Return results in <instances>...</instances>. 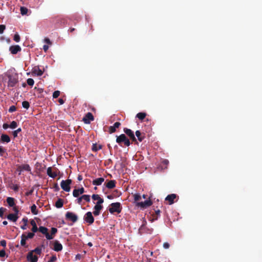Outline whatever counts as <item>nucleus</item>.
Listing matches in <instances>:
<instances>
[{
    "label": "nucleus",
    "instance_id": "nucleus-30",
    "mask_svg": "<svg viewBox=\"0 0 262 262\" xmlns=\"http://www.w3.org/2000/svg\"><path fill=\"white\" fill-rule=\"evenodd\" d=\"M145 113L140 112L137 114L136 117L140 120H143L146 117Z\"/></svg>",
    "mask_w": 262,
    "mask_h": 262
},
{
    "label": "nucleus",
    "instance_id": "nucleus-10",
    "mask_svg": "<svg viewBox=\"0 0 262 262\" xmlns=\"http://www.w3.org/2000/svg\"><path fill=\"white\" fill-rule=\"evenodd\" d=\"M94 120V117L93 114L89 112L86 114L85 116L83 118L82 120L85 124H90L91 121Z\"/></svg>",
    "mask_w": 262,
    "mask_h": 262
},
{
    "label": "nucleus",
    "instance_id": "nucleus-59",
    "mask_svg": "<svg viewBox=\"0 0 262 262\" xmlns=\"http://www.w3.org/2000/svg\"><path fill=\"white\" fill-rule=\"evenodd\" d=\"M13 211H14V212H15V213H14V214H16V215H17V214H18V211H18V208H17V207H16V206H13Z\"/></svg>",
    "mask_w": 262,
    "mask_h": 262
},
{
    "label": "nucleus",
    "instance_id": "nucleus-45",
    "mask_svg": "<svg viewBox=\"0 0 262 262\" xmlns=\"http://www.w3.org/2000/svg\"><path fill=\"white\" fill-rule=\"evenodd\" d=\"M60 94V91H55L53 94V98H57Z\"/></svg>",
    "mask_w": 262,
    "mask_h": 262
},
{
    "label": "nucleus",
    "instance_id": "nucleus-20",
    "mask_svg": "<svg viewBox=\"0 0 262 262\" xmlns=\"http://www.w3.org/2000/svg\"><path fill=\"white\" fill-rule=\"evenodd\" d=\"M136 136L138 138V140L140 142H142L145 138V134L141 133L140 130H137L135 133Z\"/></svg>",
    "mask_w": 262,
    "mask_h": 262
},
{
    "label": "nucleus",
    "instance_id": "nucleus-32",
    "mask_svg": "<svg viewBox=\"0 0 262 262\" xmlns=\"http://www.w3.org/2000/svg\"><path fill=\"white\" fill-rule=\"evenodd\" d=\"M31 211L32 213L34 215H36L38 214V211H37V209H36V206L35 204H33L31 207Z\"/></svg>",
    "mask_w": 262,
    "mask_h": 262
},
{
    "label": "nucleus",
    "instance_id": "nucleus-62",
    "mask_svg": "<svg viewBox=\"0 0 262 262\" xmlns=\"http://www.w3.org/2000/svg\"><path fill=\"white\" fill-rule=\"evenodd\" d=\"M3 127L4 129H6L10 127L9 124H7V123H4L3 125Z\"/></svg>",
    "mask_w": 262,
    "mask_h": 262
},
{
    "label": "nucleus",
    "instance_id": "nucleus-14",
    "mask_svg": "<svg viewBox=\"0 0 262 262\" xmlns=\"http://www.w3.org/2000/svg\"><path fill=\"white\" fill-rule=\"evenodd\" d=\"M17 170L20 171V172H21V171H23V170H26L27 171H31V167H30L29 165L26 164H23V165L18 166V168H17Z\"/></svg>",
    "mask_w": 262,
    "mask_h": 262
},
{
    "label": "nucleus",
    "instance_id": "nucleus-64",
    "mask_svg": "<svg viewBox=\"0 0 262 262\" xmlns=\"http://www.w3.org/2000/svg\"><path fill=\"white\" fill-rule=\"evenodd\" d=\"M18 189H19V186L17 185H15L13 186V189L15 191H17L18 190Z\"/></svg>",
    "mask_w": 262,
    "mask_h": 262
},
{
    "label": "nucleus",
    "instance_id": "nucleus-51",
    "mask_svg": "<svg viewBox=\"0 0 262 262\" xmlns=\"http://www.w3.org/2000/svg\"><path fill=\"white\" fill-rule=\"evenodd\" d=\"M57 258L55 255H53L50 257V260L48 261V262H54L56 260Z\"/></svg>",
    "mask_w": 262,
    "mask_h": 262
},
{
    "label": "nucleus",
    "instance_id": "nucleus-19",
    "mask_svg": "<svg viewBox=\"0 0 262 262\" xmlns=\"http://www.w3.org/2000/svg\"><path fill=\"white\" fill-rule=\"evenodd\" d=\"M104 181L103 178H99L94 180L92 182V184L94 185L99 186Z\"/></svg>",
    "mask_w": 262,
    "mask_h": 262
},
{
    "label": "nucleus",
    "instance_id": "nucleus-58",
    "mask_svg": "<svg viewBox=\"0 0 262 262\" xmlns=\"http://www.w3.org/2000/svg\"><path fill=\"white\" fill-rule=\"evenodd\" d=\"M169 247H170V245L168 243H167V242L164 243V244H163L164 248L168 249L169 248Z\"/></svg>",
    "mask_w": 262,
    "mask_h": 262
},
{
    "label": "nucleus",
    "instance_id": "nucleus-26",
    "mask_svg": "<svg viewBox=\"0 0 262 262\" xmlns=\"http://www.w3.org/2000/svg\"><path fill=\"white\" fill-rule=\"evenodd\" d=\"M63 201L61 199H58L55 203V207L57 208H60L63 206Z\"/></svg>",
    "mask_w": 262,
    "mask_h": 262
},
{
    "label": "nucleus",
    "instance_id": "nucleus-49",
    "mask_svg": "<svg viewBox=\"0 0 262 262\" xmlns=\"http://www.w3.org/2000/svg\"><path fill=\"white\" fill-rule=\"evenodd\" d=\"M100 195L99 194H94L92 196V199L94 200H98L99 199H100Z\"/></svg>",
    "mask_w": 262,
    "mask_h": 262
},
{
    "label": "nucleus",
    "instance_id": "nucleus-7",
    "mask_svg": "<svg viewBox=\"0 0 262 262\" xmlns=\"http://www.w3.org/2000/svg\"><path fill=\"white\" fill-rule=\"evenodd\" d=\"M83 220L89 225L92 224L94 222V218L92 215V213L90 211L86 212L83 217Z\"/></svg>",
    "mask_w": 262,
    "mask_h": 262
},
{
    "label": "nucleus",
    "instance_id": "nucleus-31",
    "mask_svg": "<svg viewBox=\"0 0 262 262\" xmlns=\"http://www.w3.org/2000/svg\"><path fill=\"white\" fill-rule=\"evenodd\" d=\"M123 131L129 137L134 134L133 131L127 128H124Z\"/></svg>",
    "mask_w": 262,
    "mask_h": 262
},
{
    "label": "nucleus",
    "instance_id": "nucleus-24",
    "mask_svg": "<svg viewBox=\"0 0 262 262\" xmlns=\"http://www.w3.org/2000/svg\"><path fill=\"white\" fill-rule=\"evenodd\" d=\"M30 224L32 226L31 230L33 232H36L38 231V228L36 225V222L34 220H32L30 221Z\"/></svg>",
    "mask_w": 262,
    "mask_h": 262
},
{
    "label": "nucleus",
    "instance_id": "nucleus-44",
    "mask_svg": "<svg viewBox=\"0 0 262 262\" xmlns=\"http://www.w3.org/2000/svg\"><path fill=\"white\" fill-rule=\"evenodd\" d=\"M21 131V129L20 128H19L17 129L16 130L13 132V135L14 137H16L17 136V134L18 133L20 132Z\"/></svg>",
    "mask_w": 262,
    "mask_h": 262
},
{
    "label": "nucleus",
    "instance_id": "nucleus-22",
    "mask_svg": "<svg viewBox=\"0 0 262 262\" xmlns=\"http://www.w3.org/2000/svg\"><path fill=\"white\" fill-rule=\"evenodd\" d=\"M47 173L49 177L52 178H55L57 176V173L56 172H52V169L51 167L48 168Z\"/></svg>",
    "mask_w": 262,
    "mask_h": 262
},
{
    "label": "nucleus",
    "instance_id": "nucleus-46",
    "mask_svg": "<svg viewBox=\"0 0 262 262\" xmlns=\"http://www.w3.org/2000/svg\"><path fill=\"white\" fill-rule=\"evenodd\" d=\"M16 110V107L14 105L11 106L9 108V112L12 113Z\"/></svg>",
    "mask_w": 262,
    "mask_h": 262
},
{
    "label": "nucleus",
    "instance_id": "nucleus-17",
    "mask_svg": "<svg viewBox=\"0 0 262 262\" xmlns=\"http://www.w3.org/2000/svg\"><path fill=\"white\" fill-rule=\"evenodd\" d=\"M53 249L56 252L60 251L62 249V246L58 241H56L54 243Z\"/></svg>",
    "mask_w": 262,
    "mask_h": 262
},
{
    "label": "nucleus",
    "instance_id": "nucleus-15",
    "mask_svg": "<svg viewBox=\"0 0 262 262\" xmlns=\"http://www.w3.org/2000/svg\"><path fill=\"white\" fill-rule=\"evenodd\" d=\"M103 206L102 205L96 204L94 206V211H93V214L95 216H97L100 214V211L102 209Z\"/></svg>",
    "mask_w": 262,
    "mask_h": 262
},
{
    "label": "nucleus",
    "instance_id": "nucleus-29",
    "mask_svg": "<svg viewBox=\"0 0 262 262\" xmlns=\"http://www.w3.org/2000/svg\"><path fill=\"white\" fill-rule=\"evenodd\" d=\"M28 239L27 237H26L25 234H23L21 236L20 245L22 246H26V240Z\"/></svg>",
    "mask_w": 262,
    "mask_h": 262
},
{
    "label": "nucleus",
    "instance_id": "nucleus-53",
    "mask_svg": "<svg viewBox=\"0 0 262 262\" xmlns=\"http://www.w3.org/2000/svg\"><path fill=\"white\" fill-rule=\"evenodd\" d=\"M6 241L4 239H3L2 241H0V244L2 246H3V247H6Z\"/></svg>",
    "mask_w": 262,
    "mask_h": 262
},
{
    "label": "nucleus",
    "instance_id": "nucleus-43",
    "mask_svg": "<svg viewBox=\"0 0 262 262\" xmlns=\"http://www.w3.org/2000/svg\"><path fill=\"white\" fill-rule=\"evenodd\" d=\"M57 232V229L55 227H52L51 228V233L50 235H52V236H54L55 234Z\"/></svg>",
    "mask_w": 262,
    "mask_h": 262
},
{
    "label": "nucleus",
    "instance_id": "nucleus-36",
    "mask_svg": "<svg viewBox=\"0 0 262 262\" xmlns=\"http://www.w3.org/2000/svg\"><path fill=\"white\" fill-rule=\"evenodd\" d=\"M23 107L26 109H28L30 107V104L28 101H24L22 102Z\"/></svg>",
    "mask_w": 262,
    "mask_h": 262
},
{
    "label": "nucleus",
    "instance_id": "nucleus-9",
    "mask_svg": "<svg viewBox=\"0 0 262 262\" xmlns=\"http://www.w3.org/2000/svg\"><path fill=\"white\" fill-rule=\"evenodd\" d=\"M152 204V201L150 200H148L144 202H138L136 205L138 207H140L141 208L144 209L151 206Z\"/></svg>",
    "mask_w": 262,
    "mask_h": 262
},
{
    "label": "nucleus",
    "instance_id": "nucleus-42",
    "mask_svg": "<svg viewBox=\"0 0 262 262\" xmlns=\"http://www.w3.org/2000/svg\"><path fill=\"white\" fill-rule=\"evenodd\" d=\"M27 84L30 86H33L34 83V81L32 78H28L27 80Z\"/></svg>",
    "mask_w": 262,
    "mask_h": 262
},
{
    "label": "nucleus",
    "instance_id": "nucleus-52",
    "mask_svg": "<svg viewBox=\"0 0 262 262\" xmlns=\"http://www.w3.org/2000/svg\"><path fill=\"white\" fill-rule=\"evenodd\" d=\"M6 208L3 207L0 208V217H2L3 216V214Z\"/></svg>",
    "mask_w": 262,
    "mask_h": 262
},
{
    "label": "nucleus",
    "instance_id": "nucleus-37",
    "mask_svg": "<svg viewBox=\"0 0 262 262\" xmlns=\"http://www.w3.org/2000/svg\"><path fill=\"white\" fill-rule=\"evenodd\" d=\"M13 40L15 41H16V42H18L20 41V37L19 35L17 33L15 34L14 37H13Z\"/></svg>",
    "mask_w": 262,
    "mask_h": 262
},
{
    "label": "nucleus",
    "instance_id": "nucleus-13",
    "mask_svg": "<svg viewBox=\"0 0 262 262\" xmlns=\"http://www.w3.org/2000/svg\"><path fill=\"white\" fill-rule=\"evenodd\" d=\"M121 125V123L119 122H115L113 126H110L108 127V132L110 134H113L116 131V128H118Z\"/></svg>",
    "mask_w": 262,
    "mask_h": 262
},
{
    "label": "nucleus",
    "instance_id": "nucleus-4",
    "mask_svg": "<svg viewBox=\"0 0 262 262\" xmlns=\"http://www.w3.org/2000/svg\"><path fill=\"white\" fill-rule=\"evenodd\" d=\"M72 183V180L68 179L67 180H62L60 185L61 188L66 192H69L71 190L70 185Z\"/></svg>",
    "mask_w": 262,
    "mask_h": 262
},
{
    "label": "nucleus",
    "instance_id": "nucleus-39",
    "mask_svg": "<svg viewBox=\"0 0 262 262\" xmlns=\"http://www.w3.org/2000/svg\"><path fill=\"white\" fill-rule=\"evenodd\" d=\"M10 128L14 129L17 126V123L16 121H13L9 124Z\"/></svg>",
    "mask_w": 262,
    "mask_h": 262
},
{
    "label": "nucleus",
    "instance_id": "nucleus-35",
    "mask_svg": "<svg viewBox=\"0 0 262 262\" xmlns=\"http://www.w3.org/2000/svg\"><path fill=\"white\" fill-rule=\"evenodd\" d=\"M101 148H102L101 145H99L98 146H97L96 144H94L93 145L92 150L93 151H97V150L101 149Z\"/></svg>",
    "mask_w": 262,
    "mask_h": 262
},
{
    "label": "nucleus",
    "instance_id": "nucleus-50",
    "mask_svg": "<svg viewBox=\"0 0 262 262\" xmlns=\"http://www.w3.org/2000/svg\"><path fill=\"white\" fill-rule=\"evenodd\" d=\"M82 198L81 196L79 197L77 200H76V202L78 204H80V205H83L84 203H82Z\"/></svg>",
    "mask_w": 262,
    "mask_h": 262
},
{
    "label": "nucleus",
    "instance_id": "nucleus-55",
    "mask_svg": "<svg viewBox=\"0 0 262 262\" xmlns=\"http://www.w3.org/2000/svg\"><path fill=\"white\" fill-rule=\"evenodd\" d=\"M129 138L131 140H132L133 142H134L135 143H137V139L136 138L134 134L132 136H131L129 137Z\"/></svg>",
    "mask_w": 262,
    "mask_h": 262
},
{
    "label": "nucleus",
    "instance_id": "nucleus-60",
    "mask_svg": "<svg viewBox=\"0 0 262 262\" xmlns=\"http://www.w3.org/2000/svg\"><path fill=\"white\" fill-rule=\"evenodd\" d=\"M5 151L6 150L2 146H0V155L2 156L3 154L5 152Z\"/></svg>",
    "mask_w": 262,
    "mask_h": 262
},
{
    "label": "nucleus",
    "instance_id": "nucleus-38",
    "mask_svg": "<svg viewBox=\"0 0 262 262\" xmlns=\"http://www.w3.org/2000/svg\"><path fill=\"white\" fill-rule=\"evenodd\" d=\"M80 194V193H79V190H78V189H74V190L73 191V195L75 198H78Z\"/></svg>",
    "mask_w": 262,
    "mask_h": 262
},
{
    "label": "nucleus",
    "instance_id": "nucleus-28",
    "mask_svg": "<svg viewBox=\"0 0 262 262\" xmlns=\"http://www.w3.org/2000/svg\"><path fill=\"white\" fill-rule=\"evenodd\" d=\"M160 212L161 211L159 209L155 210V213L152 214L153 219L151 220L152 222L158 219V217L160 215Z\"/></svg>",
    "mask_w": 262,
    "mask_h": 262
},
{
    "label": "nucleus",
    "instance_id": "nucleus-54",
    "mask_svg": "<svg viewBox=\"0 0 262 262\" xmlns=\"http://www.w3.org/2000/svg\"><path fill=\"white\" fill-rule=\"evenodd\" d=\"M129 138L131 140H132L133 142H134L135 143H137V139L136 138L134 134L132 136H131L129 137Z\"/></svg>",
    "mask_w": 262,
    "mask_h": 262
},
{
    "label": "nucleus",
    "instance_id": "nucleus-27",
    "mask_svg": "<svg viewBox=\"0 0 262 262\" xmlns=\"http://www.w3.org/2000/svg\"><path fill=\"white\" fill-rule=\"evenodd\" d=\"M14 201V199L11 197H8L7 199V202L10 207H13L15 205Z\"/></svg>",
    "mask_w": 262,
    "mask_h": 262
},
{
    "label": "nucleus",
    "instance_id": "nucleus-61",
    "mask_svg": "<svg viewBox=\"0 0 262 262\" xmlns=\"http://www.w3.org/2000/svg\"><path fill=\"white\" fill-rule=\"evenodd\" d=\"M33 190H34L32 189L30 190V191H27V192H26V194H25L26 195V196H29L30 195H31L32 194L33 192Z\"/></svg>",
    "mask_w": 262,
    "mask_h": 262
},
{
    "label": "nucleus",
    "instance_id": "nucleus-41",
    "mask_svg": "<svg viewBox=\"0 0 262 262\" xmlns=\"http://www.w3.org/2000/svg\"><path fill=\"white\" fill-rule=\"evenodd\" d=\"M134 198L135 201L137 202V201H140L141 199V196L139 194L136 193V194H134Z\"/></svg>",
    "mask_w": 262,
    "mask_h": 262
},
{
    "label": "nucleus",
    "instance_id": "nucleus-2",
    "mask_svg": "<svg viewBox=\"0 0 262 262\" xmlns=\"http://www.w3.org/2000/svg\"><path fill=\"white\" fill-rule=\"evenodd\" d=\"M116 142L120 146H122V143H124V145L126 146H129L130 144L129 140L124 134L116 136Z\"/></svg>",
    "mask_w": 262,
    "mask_h": 262
},
{
    "label": "nucleus",
    "instance_id": "nucleus-56",
    "mask_svg": "<svg viewBox=\"0 0 262 262\" xmlns=\"http://www.w3.org/2000/svg\"><path fill=\"white\" fill-rule=\"evenodd\" d=\"M6 255V252L4 250H2L0 251V257H4Z\"/></svg>",
    "mask_w": 262,
    "mask_h": 262
},
{
    "label": "nucleus",
    "instance_id": "nucleus-23",
    "mask_svg": "<svg viewBox=\"0 0 262 262\" xmlns=\"http://www.w3.org/2000/svg\"><path fill=\"white\" fill-rule=\"evenodd\" d=\"M115 180H110L106 184V187L108 189H113L116 186Z\"/></svg>",
    "mask_w": 262,
    "mask_h": 262
},
{
    "label": "nucleus",
    "instance_id": "nucleus-5",
    "mask_svg": "<svg viewBox=\"0 0 262 262\" xmlns=\"http://www.w3.org/2000/svg\"><path fill=\"white\" fill-rule=\"evenodd\" d=\"M146 224V221L145 220H144L143 224L139 228V232L141 234L143 233H148V234L152 233V232L154 230L153 229L147 228L145 226Z\"/></svg>",
    "mask_w": 262,
    "mask_h": 262
},
{
    "label": "nucleus",
    "instance_id": "nucleus-40",
    "mask_svg": "<svg viewBox=\"0 0 262 262\" xmlns=\"http://www.w3.org/2000/svg\"><path fill=\"white\" fill-rule=\"evenodd\" d=\"M33 253L35 252L37 254L40 255L41 253V249L39 247L36 248L34 250L31 251Z\"/></svg>",
    "mask_w": 262,
    "mask_h": 262
},
{
    "label": "nucleus",
    "instance_id": "nucleus-12",
    "mask_svg": "<svg viewBox=\"0 0 262 262\" xmlns=\"http://www.w3.org/2000/svg\"><path fill=\"white\" fill-rule=\"evenodd\" d=\"M21 49L19 45L11 46L9 48V51L12 54H16L21 51Z\"/></svg>",
    "mask_w": 262,
    "mask_h": 262
},
{
    "label": "nucleus",
    "instance_id": "nucleus-34",
    "mask_svg": "<svg viewBox=\"0 0 262 262\" xmlns=\"http://www.w3.org/2000/svg\"><path fill=\"white\" fill-rule=\"evenodd\" d=\"M20 13L22 15H26L27 14V12L28 11V9L24 7H20Z\"/></svg>",
    "mask_w": 262,
    "mask_h": 262
},
{
    "label": "nucleus",
    "instance_id": "nucleus-21",
    "mask_svg": "<svg viewBox=\"0 0 262 262\" xmlns=\"http://www.w3.org/2000/svg\"><path fill=\"white\" fill-rule=\"evenodd\" d=\"M7 219L12 222H16L18 218V216L16 214L10 213L7 216Z\"/></svg>",
    "mask_w": 262,
    "mask_h": 262
},
{
    "label": "nucleus",
    "instance_id": "nucleus-6",
    "mask_svg": "<svg viewBox=\"0 0 262 262\" xmlns=\"http://www.w3.org/2000/svg\"><path fill=\"white\" fill-rule=\"evenodd\" d=\"M38 231L44 234L47 239L50 240L53 238V236H52V235H50L49 233L48 229L47 228L43 226H40L38 228Z\"/></svg>",
    "mask_w": 262,
    "mask_h": 262
},
{
    "label": "nucleus",
    "instance_id": "nucleus-25",
    "mask_svg": "<svg viewBox=\"0 0 262 262\" xmlns=\"http://www.w3.org/2000/svg\"><path fill=\"white\" fill-rule=\"evenodd\" d=\"M1 140L3 142L9 143L10 141V138L8 135L2 134L1 136Z\"/></svg>",
    "mask_w": 262,
    "mask_h": 262
},
{
    "label": "nucleus",
    "instance_id": "nucleus-57",
    "mask_svg": "<svg viewBox=\"0 0 262 262\" xmlns=\"http://www.w3.org/2000/svg\"><path fill=\"white\" fill-rule=\"evenodd\" d=\"M104 202V200L103 199L100 197V199H98V202L96 204L101 205V204Z\"/></svg>",
    "mask_w": 262,
    "mask_h": 262
},
{
    "label": "nucleus",
    "instance_id": "nucleus-8",
    "mask_svg": "<svg viewBox=\"0 0 262 262\" xmlns=\"http://www.w3.org/2000/svg\"><path fill=\"white\" fill-rule=\"evenodd\" d=\"M66 219L72 221L73 223H75L78 220V216L75 213L72 212H67L66 214Z\"/></svg>",
    "mask_w": 262,
    "mask_h": 262
},
{
    "label": "nucleus",
    "instance_id": "nucleus-1",
    "mask_svg": "<svg viewBox=\"0 0 262 262\" xmlns=\"http://www.w3.org/2000/svg\"><path fill=\"white\" fill-rule=\"evenodd\" d=\"M6 75L8 78V86L14 87L18 82V75L16 73L8 71Z\"/></svg>",
    "mask_w": 262,
    "mask_h": 262
},
{
    "label": "nucleus",
    "instance_id": "nucleus-11",
    "mask_svg": "<svg viewBox=\"0 0 262 262\" xmlns=\"http://www.w3.org/2000/svg\"><path fill=\"white\" fill-rule=\"evenodd\" d=\"M27 258L30 262H37L38 260V257L34 255L32 251H30L28 253Z\"/></svg>",
    "mask_w": 262,
    "mask_h": 262
},
{
    "label": "nucleus",
    "instance_id": "nucleus-18",
    "mask_svg": "<svg viewBox=\"0 0 262 262\" xmlns=\"http://www.w3.org/2000/svg\"><path fill=\"white\" fill-rule=\"evenodd\" d=\"M32 73L37 76H41L43 74V71L40 69L38 66H35L32 69Z\"/></svg>",
    "mask_w": 262,
    "mask_h": 262
},
{
    "label": "nucleus",
    "instance_id": "nucleus-63",
    "mask_svg": "<svg viewBox=\"0 0 262 262\" xmlns=\"http://www.w3.org/2000/svg\"><path fill=\"white\" fill-rule=\"evenodd\" d=\"M78 189L80 194H82L84 192V189L83 188V187H81V188Z\"/></svg>",
    "mask_w": 262,
    "mask_h": 262
},
{
    "label": "nucleus",
    "instance_id": "nucleus-3",
    "mask_svg": "<svg viewBox=\"0 0 262 262\" xmlns=\"http://www.w3.org/2000/svg\"><path fill=\"white\" fill-rule=\"evenodd\" d=\"M110 206L111 207L109 208L108 211L111 213L113 214L115 212L119 213L121 212L122 207L120 203H113L110 205Z\"/></svg>",
    "mask_w": 262,
    "mask_h": 262
},
{
    "label": "nucleus",
    "instance_id": "nucleus-33",
    "mask_svg": "<svg viewBox=\"0 0 262 262\" xmlns=\"http://www.w3.org/2000/svg\"><path fill=\"white\" fill-rule=\"evenodd\" d=\"M83 200H84L86 202H90V195L88 194H84L81 195Z\"/></svg>",
    "mask_w": 262,
    "mask_h": 262
},
{
    "label": "nucleus",
    "instance_id": "nucleus-47",
    "mask_svg": "<svg viewBox=\"0 0 262 262\" xmlns=\"http://www.w3.org/2000/svg\"><path fill=\"white\" fill-rule=\"evenodd\" d=\"M34 232L31 233L29 232L27 235H26V237H27V239L28 238H32L34 236Z\"/></svg>",
    "mask_w": 262,
    "mask_h": 262
},
{
    "label": "nucleus",
    "instance_id": "nucleus-48",
    "mask_svg": "<svg viewBox=\"0 0 262 262\" xmlns=\"http://www.w3.org/2000/svg\"><path fill=\"white\" fill-rule=\"evenodd\" d=\"M5 28L6 26L4 25H0V34L3 33Z\"/></svg>",
    "mask_w": 262,
    "mask_h": 262
},
{
    "label": "nucleus",
    "instance_id": "nucleus-16",
    "mask_svg": "<svg viewBox=\"0 0 262 262\" xmlns=\"http://www.w3.org/2000/svg\"><path fill=\"white\" fill-rule=\"evenodd\" d=\"M177 195L176 194H171L168 195L165 198V200L168 201L170 205L174 203V200L176 198Z\"/></svg>",
    "mask_w": 262,
    "mask_h": 262
}]
</instances>
